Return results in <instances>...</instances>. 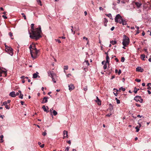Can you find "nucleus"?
<instances>
[{"label":"nucleus","instance_id":"nucleus-41","mask_svg":"<svg viewBox=\"0 0 151 151\" xmlns=\"http://www.w3.org/2000/svg\"><path fill=\"white\" fill-rule=\"evenodd\" d=\"M112 115L111 113H109L107 114L106 115V116H108V117H110L111 115Z\"/></svg>","mask_w":151,"mask_h":151},{"label":"nucleus","instance_id":"nucleus-19","mask_svg":"<svg viewBox=\"0 0 151 151\" xmlns=\"http://www.w3.org/2000/svg\"><path fill=\"white\" fill-rule=\"evenodd\" d=\"M145 55L144 54H142L141 55V58L143 60H145Z\"/></svg>","mask_w":151,"mask_h":151},{"label":"nucleus","instance_id":"nucleus-42","mask_svg":"<svg viewBox=\"0 0 151 151\" xmlns=\"http://www.w3.org/2000/svg\"><path fill=\"white\" fill-rule=\"evenodd\" d=\"M56 40V42H57L59 43H60L61 42L60 40L57 39V40Z\"/></svg>","mask_w":151,"mask_h":151},{"label":"nucleus","instance_id":"nucleus-29","mask_svg":"<svg viewBox=\"0 0 151 151\" xmlns=\"http://www.w3.org/2000/svg\"><path fill=\"white\" fill-rule=\"evenodd\" d=\"M135 129H136V132H138L139 131V128L138 126H137L135 127Z\"/></svg>","mask_w":151,"mask_h":151},{"label":"nucleus","instance_id":"nucleus-37","mask_svg":"<svg viewBox=\"0 0 151 151\" xmlns=\"http://www.w3.org/2000/svg\"><path fill=\"white\" fill-rule=\"evenodd\" d=\"M70 148V147L68 146L67 147L65 150V151H68Z\"/></svg>","mask_w":151,"mask_h":151},{"label":"nucleus","instance_id":"nucleus-54","mask_svg":"<svg viewBox=\"0 0 151 151\" xmlns=\"http://www.w3.org/2000/svg\"><path fill=\"white\" fill-rule=\"evenodd\" d=\"M147 91L149 94H151V92L150 90H148Z\"/></svg>","mask_w":151,"mask_h":151},{"label":"nucleus","instance_id":"nucleus-30","mask_svg":"<svg viewBox=\"0 0 151 151\" xmlns=\"http://www.w3.org/2000/svg\"><path fill=\"white\" fill-rule=\"evenodd\" d=\"M0 137L1 138V142H3V141H4V140L3 139V135H1V136H0Z\"/></svg>","mask_w":151,"mask_h":151},{"label":"nucleus","instance_id":"nucleus-55","mask_svg":"<svg viewBox=\"0 0 151 151\" xmlns=\"http://www.w3.org/2000/svg\"><path fill=\"white\" fill-rule=\"evenodd\" d=\"M115 60L116 62H119V60L117 58H116L115 59Z\"/></svg>","mask_w":151,"mask_h":151},{"label":"nucleus","instance_id":"nucleus-17","mask_svg":"<svg viewBox=\"0 0 151 151\" xmlns=\"http://www.w3.org/2000/svg\"><path fill=\"white\" fill-rule=\"evenodd\" d=\"M109 57L108 55H107L106 56V61L105 63H109Z\"/></svg>","mask_w":151,"mask_h":151},{"label":"nucleus","instance_id":"nucleus-56","mask_svg":"<svg viewBox=\"0 0 151 151\" xmlns=\"http://www.w3.org/2000/svg\"><path fill=\"white\" fill-rule=\"evenodd\" d=\"M25 77H24V76H22L21 77V79H24V78H25Z\"/></svg>","mask_w":151,"mask_h":151},{"label":"nucleus","instance_id":"nucleus-20","mask_svg":"<svg viewBox=\"0 0 151 151\" xmlns=\"http://www.w3.org/2000/svg\"><path fill=\"white\" fill-rule=\"evenodd\" d=\"M0 73H4V76H6L7 74L6 72L4 71H2L1 72L0 71Z\"/></svg>","mask_w":151,"mask_h":151},{"label":"nucleus","instance_id":"nucleus-33","mask_svg":"<svg viewBox=\"0 0 151 151\" xmlns=\"http://www.w3.org/2000/svg\"><path fill=\"white\" fill-rule=\"evenodd\" d=\"M46 130L42 133V135L44 136H45L47 134V133L46 132Z\"/></svg>","mask_w":151,"mask_h":151},{"label":"nucleus","instance_id":"nucleus-32","mask_svg":"<svg viewBox=\"0 0 151 151\" xmlns=\"http://www.w3.org/2000/svg\"><path fill=\"white\" fill-rule=\"evenodd\" d=\"M37 2L38 4H40V5L42 6V5L41 4V1L40 0H37Z\"/></svg>","mask_w":151,"mask_h":151},{"label":"nucleus","instance_id":"nucleus-46","mask_svg":"<svg viewBox=\"0 0 151 151\" xmlns=\"http://www.w3.org/2000/svg\"><path fill=\"white\" fill-rule=\"evenodd\" d=\"M32 47L31 45H30L29 47V49L30 50V52L32 50Z\"/></svg>","mask_w":151,"mask_h":151},{"label":"nucleus","instance_id":"nucleus-10","mask_svg":"<svg viewBox=\"0 0 151 151\" xmlns=\"http://www.w3.org/2000/svg\"><path fill=\"white\" fill-rule=\"evenodd\" d=\"M69 89L70 91H72L73 90L75 87L72 84H71L68 85Z\"/></svg>","mask_w":151,"mask_h":151},{"label":"nucleus","instance_id":"nucleus-47","mask_svg":"<svg viewBox=\"0 0 151 151\" xmlns=\"http://www.w3.org/2000/svg\"><path fill=\"white\" fill-rule=\"evenodd\" d=\"M116 101L117 104H119L120 103V101L119 99H117Z\"/></svg>","mask_w":151,"mask_h":151},{"label":"nucleus","instance_id":"nucleus-59","mask_svg":"<svg viewBox=\"0 0 151 151\" xmlns=\"http://www.w3.org/2000/svg\"><path fill=\"white\" fill-rule=\"evenodd\" d=\"M67 142L70 145L71 144V141L70 140H69L67 141Z\"/></svg>","mask_w":151,"mask_h":151},{"label":"nucleus","instance_id":"nucleus-44","mask_svg":"<svg viewBox=\"0 0 151 151\" xmlns=\"http://www.w3.org/2000/svg\"><path fill=\"white\" fill-rule=\"evenodd\" d=\"M87 86H86L85 88H83V90L86 91H87Z\"/></svg>","mask_w":151,"mask_h":151},{"label":"nucleus","instance_id":"nucleus-26","mask_svg":"<svg viewBox=\"0 0 151 151\" xmlns=\"http://www.w3.org/2000/svg\"><path fill=\"white\" fill-rule=\"evenodd\" d=\"M51 78H52V81L54 83H55L56 82V79L54 78H53V76H52V77H51Z\"/></svg>","mask_w":151,"mask_h":151},{"label":"nucleus","instance_id":"nucleus-48","mask_svg":"<svg viewBox=\"0 0 151 151\" xmlns=\"http://www.w3.org/2000/svg\"><path fill=\"white\" fill-rule=\"evenodd\" d=\"M2 17L4 19H6L7 18V17L6 16H5L4 15H3L2 16Z\"/></svg>","mask_w":151,"mask_h":151},{"label":"nucleus","instance_id":"nucleus-53","mask_svg":"<svg viewBox=\"0 0 151 151\" xmlns=\"http://www.w3.org/2000/svg\"><path fill=\"white\" fill-rule=\"evenodd\" d=\"M114 29V27H112L111 29V31H113Z\"/></svg>","mask_w":151,"mask_h":151},{"label":"nucleus","instance_id":"nucleus-23","mask_svg":"<svg viewBox=\"0 0 151 151\" xmlns=\"http://www.w3.org/2000/svg\"><path fill=\"white\" fill-rule=\"evenodd\" d=\"M139 90V89H137L136 87L134 88V92L135 93H137L138 91Z\"/></svg>","mask_w":151,"mask_h":151},{"label":"nucleus","instance_id":"nucleus-7","mask_svg":"<svg viewBox=\"0 0 151 151\" xmlns=\"http://www.w3.org/2000/svg\"><path fill=\"white\" fill-rule=\"evenodd\" d=\"M42 108L43 109L44 111L46 112L47 113L49 112V111L48 110L49 108L47 106H45L44 105L42 106Z\"/></svg>","mask_w":151,"mask_h":151},{"label":"nucleus","instance_id":"nucleus-22","mask_svg":"<svg viewBox=\"0 0 151 151\" xmlns=\"http://www.w3.org/2000/svg\"><path fill=\"white\" fill-rule=\"evenodd\" d=\"M52 113H53V114L54 116H56L58 114L57 112L55 110H53Z\"/></svg>","mask_w":151,"mask_h":151},{"label":"nucleus","instance_id":"nucleus-49","mask_svg":"<svg viewBox=\"0 0 151 151\" xmlns=\"http://www.w3.org/2000/svg\"><path fill=\"white\" fill-rule=\"evenodd\" d=\"M53 110H54L53 109V108H51L50 109V112H51V113L52 114V111H53Z\"/></svg>","mask_w":151,"mask_h":151},{"label":"nucleus","instance_id":"nucleus-31","mask_svg":"<svg viewBox=\"0 0 151 151\" xmlns=\"http://www.w3.org/2000/svg\"><path fill=\"white\" fill-rule=\"evenodd\" d=\"M106 16L108 17H109L110 19H111V17H112L111 15V14H107Z\"/></svg>","mask_w":151,"mask_h":151},{"label":"nucleus","instance_id":"nucleus-40","mask_svg":"<svg viewBox=\"0 0 151 151\" xmlns=\"http://www.w3.org/2000/svg\"><path fill=\"white\" fill-rule=\"evenodd\" d=\"M135 81L137 82H139L141 81V80L137 78L135 79Z\"/></svg>","mask_w":151,"mask_h":151},{"label":"nucleus","instance_id":"nucleus-16","mask_svg":"<svg viewBox=\"0 0 151 151\" xmlns=\"http://www.w3.org/2000/svg\"><path fill=\"white\" fill-rule=\"evenodd\" d=\"M48 75V76H50L51 77H52V76H53V75L52 74V72L51 71H49L47 72Z\"/></svg>","mask_w":151,"mask_h":151},{"label":"nucleus","instance_id":"nucleus-5","mask_svg":"<svg viewBox=\"0 0 151 151\" xmlns=\"http://www.w3.org/2000/svg\"><path fill=\"white\" fill-rule=\"evenodd\" d=\"M5 50L6 52L8 53L11 56H12L13 54V49L10 47H9L5 45Z\"/></svg>","mask_w":151,"mask_h":151},{"label":"nucleus","instance_id":"nucleus-9","mask_svg":"<svg viewBox=\"0 0 151 151\" xmlns=\"http://www.w3.org/2000/svg\"><path fill=\"white\" fill-rule=\"evenodd\" d=\"M136 70L137 71L142 72L143 71L144 69L142 68L141 67H138L136 68Z\"/></svg>","mask_w":151,"mask_h":151},{"label":"nucleus","instance_id":"nucleus-25","mask_svg":"<svg viewBox=\"0 0 151 151\" xmlns=\"http://www.w3.org/2000/svg\"><path fill=\"white\" fill-rule=\"evenodd\" d=\"M21 15L23 16V17L24 19L25 20H26V16L25 15V14L24 13H22Z\"/></svg>","mask_w":151,"mask_h":151},{"label":"nucleus","instance_id":"nucleus-52","mask_svg":"<svg viewBox=\"0 0 151 151\" xmlns=\"http://www.w3.org/2000/svg\"><path fill=\"white\" fill-rule=\"evenodd\" d=\"M104 19L105 22L107 23L108 22V21L106 19L104 18Z\"/></svg>","mask_w":151,"mask_h":151},{"label":"nucleus","instance_id":"nucleus-34","mask_svg":"<svg viewBox=\"0 0 151 151\" xmlns=\"http://www.w3.org/2000/svg\"><path fill=\"white\" fill-rule=\"evenodd\" d=\"M85 63H86V64L88 65V66L89 65V62H88V60H86L85 61Z\"/></svg>","mask_w":151,"mask_h":151},{"label":"nucleus","instance_id":"nucleus-8","mask_svg":"<svg viewBox=\"0 0 151 151\" xmlns=\"http://www.w3.org/2000/svg\"><path fill=\"white\" fill-rule=\"evenodd\" d=\"M63 139H64L65 137L68 138V132L67 131L64 130L63 132Z\"/></svg>","mask_w":151,"mask_h":151},{"label":"nucleus","instance_id":"nucleus-57","mask_svg":"<svg viewBox=\"0 0 151 151\" xmlns=\"http://www.w3.org/2000/svg\"><path fill=\"white\" fill-rule=\"evenodd\" d=\"M44 144H42V145L40 146V147H41V148H43L44 147Z\"/></svg>","mask_w":151,"mask_h":151},{"label":"nucleus","instance_id":"nucleus-14","mask_svg":"<svg viewBox=\"0 0 151 151\" xmlns=\"http://www.w3.org/2000/svg\"><path fill=\"white\" fill-rule=\"evenodd\" d=\"M38 73L37 72L36 73H34L33 74V78H37L38 77Z\"/></svg>","mask_w":151,"mask_h":151},{"label":"nucleus","instance_id":"nucleus-1","mask_svg":"<svg viewBox=\"0 0 151 151\" xmlns=\"http://www.w3.org/2000/svg\"><path fill=\"white\" fill-rule=\"evenodd\" d=\"M34 24H32L31 25L32 35H31V33H29L30 35L29 37L32 39L37 40L41 37V36L40 35V33L41 32V28L40 26L39 27L35 29L34 28Z\"/></svg>","mask_w":151,"mask_h":151},{"label":"nucleus","instance_id":"nucleus-2","mask_svg":"<svg viewBox=\"0 0 151 151\" xmlns=\"http://www.w3.org/2000/svg\"><path fill=\"white\" fill-rule=\"evenodd\" d=\"M115 21L120 24H122L124 25L127 24V22L122 18V16L119 14H117L116 15L115 19Z\"/></svg>","mask_w":151,"mask_h":151},{"label":"nucleus","instance_id":"nucleus-45","mask_svg":"<svg viewBox=\"0 0 151 151\" xmlns=\"http://www.w3.org/2000/svg\"><path fill=\"white\" fill-rule=\"evenodd\" d=\"M9 36H10V37H11L13 36L11 32H9Z\"/></svg>","mask_w":151,"mask_h":151},{"label":"nucleus","instance_id":"nucleus-4","mask_svg":"<svg viewBox=\"0 0 151 151\" xmlns=\"http://www.w3.org/2000/svg\"><path fill=\"white\" fill-rule=\"evenodd\" d=\"M129 42V37L125 35H123V39L122 44L123 46H127Z\"/></svg>","mask_w":151,"mask_h":151},{"label":"nucleus","instance_id":"nucleus-38","mask_svg":"<svg viewBox=\"0 0 151 151\" xmlns=\"http://www.w3.org/2000/svg\"><path fill=\"white\" fill-rule=\"evenodd\" d=\"M83 39L84 40H86L88 41L87 44L88 43V38L86 37H83Z\"/></svg>","mask_w":151,"mask_h":151},{"label":"nucleus","instance_id":"nucleus-15","mask_svg":"<svg viewBox=\"0 0 151 151\" xmlns=\"http://www.w3.org/2000/svg\"><path fill=\"white\" fill-rule=\"evenodd\" d=\"M135 4L138 8L139 7L142 5L140 3L137 2H135Z\"/></svg>","mask_w":151,"mask_h":151},{"label":"nucleus","instance_id":"nucleus-60","mask_svg":"<svg viewBox=\"0 0 151 151\" xmlns=\"http://www.w3.org/2000/svg\"><path fill=\"white\" fill-rule=\"evenodd\" d=\"M121 3L122 4H125V2L124 1H121Z\"/></svg>","mask_w":151,"mask_h":151},{"label":"nucleus","instance_id":"nucleus-12","mask_svg":"<svg viewBox=\"0 0 151 151\" xmlns=\"http://www.w3.org/2000/svg\"><path fill=\"white\" fill-rule=\"evenodd\" d=\"M9 95L12 97H16L15 92V91H13L10 92Z\"/></svg>","mask_w":151,"mask_h":151},{"label":"nucleus","instance_id":"nucleus-39","mask_svg":"<svg viewBox=\"0 0 151 151\" xmlns=\"http://www.w3.org/2000/svg\"><path fill=\"white\" fill-rule=\"evenodd\" d=\"M5 107L7 109H9L10 107L8 105H5Z\"/></svg>","mask_w":151,"mask_h":151},{"label":"nucleus","instance_id":"nucleus-13","mask_svg":"<svg viewBox=\"0 0 151 151\" xmlns=\"http://www.w3.org/2000/svg\"><path fill=\"white\" fill-rule=\"evenodd\" d=\"M96 100L95 101L97 103V104L99 105H100L101 104V102L100 100L99 99L98 97L96 96Z\"/></svg>","mask_w":151,"mask_h":151},{"label":"nucleus","instance_id":"nucleus-51","mask_svg":"<svg viewBox=\"0 0 151 151\" xmlns=\"http://www.w3.org/2000/svg\"><path fill=\"white\" fill-rule=\"evenodd\" d=\"M99 9L100 10H102V11H103V9H103L101 7H99Z\"/></svg>","mask_w":151,"mask_h":151},{"label":"nucleus","instance_id":"nucleus-61","mask_svg":"<svg viewBox=\"0 0 151 151\" xmlns=\"http://www.w3.org/2000/svg\"><path fill=\"white\" fill-rule=\"evenodd\" d=\"M71 76V75L70 74H67V76L68 77L69 76Z\"/></svg>","mask_w":151,"mask_h":151},{"label":"nucleus","instance_id":"nucleus-35","mask_svg":"<svg viewBox=\"0 0 151 151\" xmlns=\"http://www.w3.org/2000/svg\"><path fill=\"white\" fill-rule=\"evenodd\" d=\"M120 90H122L123 91H124L125 90V88L122 87L121 88L119 89Z\"/></svg>","mask_w":151,"mask_h":151},{"label":"nucleus","instance_id":"nucleus-21","mask_svg":"<svg viewBox=\"0 0 151 151\" xmlns=\"http://www.w3.org/2000/svg\"><path fill=\"white\" fill-rule=\"evenodd\" d=\"M147 86H148V88H147V89H151V83H148Z\"/></svg>","mask_w":151,"mask_h":151},{"label":"nucleus","instance_id":"nucleus-36","mask_svg":"<svg viewBox=\"0 0 151 151\" xmlns=\"http://www.w3.org/2000/svg\"><path fill=\"white\" fill-rule=\"evenodd\" d=\"M125 60V58L124 57H122L121 58V61L122 62H124Z\"/></svg>","mask_w":151,"mask_h":151},{"label":"nucleus","instance_id":"nucleus-24","mask_svg":"<svg viewBox=\"0 0 151 151\" xmlns=\"http://www.w3.org/2000/svg\"><path fill=\"white\" fill-rule=\"evenodd\" d=\"M108 63H105V64H104V66H103V68L104 69V70H105L106 69L107 66V64Z\"/></svg>","mask_w":151,"mask_h":151},{"label":"nucleus","instance_id":"nucleus-62","mask_svg":"<svg viewBox=\"0 0 151 151\" xmlns=\"http://www.w3.org/2000/svg\"><path fill=\"white\" fill-rule=\"evenodd\" d=\"M121 70H119V71H118V74L119 75L121 73Z\"/></svg>","mask_w":151,"mask_h":151},{"label":"nucleus","instance_id":"nucleus-18","mask_svg":"<svg viewBox=\"0 0 151 151\" xmlns=\"http://www.w3.org/2000/svg\"><path fill=\"white\" fill-rule=\"evenodd\" d=\"M110 43L113 45H114L116 44L117 42L116 41L112 40L110 41Z\"/></svg>","mask_w":151,"mask_h":151},{"label":"nucleus","instance_id":"nucleus-64","mask_svg":"<svg viewBox=\"0 0 151 151\" xmlns=\"http://www.w3.org/2000/svg\"><path fill=\"white\" fill-rule=\"evenodd\" d=\"M144 50L147 52V53H148V52L147 51V49H144Z\"/></svg>","mask_w":151,"mask_h":151},{"label":"nucleus","instance_id":"nucleus-50","mask_svg":"<svg viewBox=\"0 0 151 151\" xmlns=\"http://www.w3.org/2000/svg\"><path fill=\"white\" fill-rule=\"evenodd\" d=\"M135 105H136V106H137L138 107H139L141 106V105L140 104H138L137 103H136L135 104Z\"/></svg>","mask_w":151,"mask_h":151},{"label":"nucleus","instance_id":"nucleus-28","mask_svg":"<svg viewBox=\"0 0 151 151\" xmlns=\"http://www.w3.org/2000/svg\"><path fill=\"white\" fill-rule=\"evenodd\" d=\"M64 70H67L68 69V65H65L64 66Z\"/></svg>","mask_w":151,"mask_h":151},{"label":"nucleus","instance_id":"nucleus-6","mask_svg":"<svg viewBox=\"0 0 151 151\" xmlns=\"http://www.w3.org/2000/svg\"><path fill=\"white\" fill-rule=\"evenodd\" d=\"M134 99L137 102H139L141 103H142L143 101V99H142L141 96H136L134 98Z\"/></svg>","mask_w":151,"mask_h":151},{"label":"nucleus","instance_id":"nucleus-3","mask_svg":"<svg viewBox=\"0 0 151 151\" xmlns=\"http://www.w3.org/2000/svg\"><path fill=\"white\" fill-rule=\"evenodd\" d=\"M33 50L30 52L31 56L33 59L36 58L37 56L38 52V50H37V48L35 47L34 46V47L33 48Z\"/></svg>","mask_w":151,"mask_h":151},{"label":"nucleus","instance_id":"nucleus-63","mask_svg":"<svg viewBox=\"0 0 151 151\" xmlns=\"http://www.w3.org/2000/svg\"><path fill=\"white\" fill-rule=\"evenodd\" d=\"M60 38H61L63 39H65V37L64 36H62V37H60Z\"/></svg>","mask_w":151,"mask_h":151},{"label":"nucleus","instance_id":"nucleus-27","mask_svg":"<svg viewBox=\"0 0 151 151\" xmlns=\"http://www.w3.org/2000/svg\"><path fill=\"white\" fill-rule=\"evenodd\" d=\"M23 95L22 94L20 93V95L19 96V98L21 99H22L23 98Z\"/></svg>","mask_w":151,"mask_h":151},{"label":"nucleus","instance_id":"nucleus-58","mask_svg":"<svg viewBox=\"0 0 151 151\" xmlns=\"http://www.w3.org/2000/svg\"><path fill=\"white\" fill-rule=\"evenodd\" d=\"M20 102H21V104H22V105H24V101H21Z\"/></svg>","mask_w":151,"mask_h":151},{"label":"nucleus","instance_id":"nucleus-11","mask_svg":"<svg viewBox=\"0 0 151 151\" xmlns=\"http://www.w3.org/2000/svg\"><path fill=\"white\" fill-rule=\"evenodd\" d=\"M47 99H48V98L46 96L44 97L43 98V100H42L41 103L42 104H44L45 103H47L48 101Z\"/></svg>","mask_w":151,"mask_h":151},{"label":"nucleus","instance_id":"nucleus-43","mask_svg":"<svg viewBox=\"0 0 151 151\" xmlns=\"http://www.w3.org/2000/svg\"><path fill=\"white\" fill-rule=\"evenodd\" d=\"M7 102L6 101H5L3 103V105H7Z\"/></svg>","mask_w":151,"mask_h":151}]
</instances>
